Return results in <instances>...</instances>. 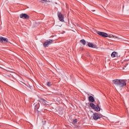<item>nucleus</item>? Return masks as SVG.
I'll use <instances>...</instances> for the list:
<instances>
[{
    "label": "nucleus",
    "instance_id": "nucleus-1",
    "mask_svg": "<svg viewBox=\"0 0 129 129\" xmlns=\"http://www.w3.org/2000/svg\"><path fill=\"white\" fill-rule=\"evenodd\" d=\"M112 83L118 87H123L126 85V82L123 80L116 79L112 81Z\"/></svg>",
    "mask_w": 129,
    "mask_h": 129
},
{
    "label": "nucleus",
    "instance_id": "nucleus-2",
    "mask_svg": "<svg viewBox=\"0 0 129 129\" xmlns=\"http://www.w3.org/2000/svg\"><path fill=\"white\" fill-rule=\"evenodd\" d=\"M97 33L98 34V35H99L100 36H101V37H103L104 38H107V37H109V38H114L115 39H118V40H121V38L117 36L112 35H108L107 33L103 32L97 31Z\"/></svg>",
    "mask_w": 129,
    "mask_h": 129
},
{
    "label": "nucleus",
    "instance_id": "nucleus-3",
    "mask_svg": "<svg viewBox=\"0 0 129 129\" xmlns=\"http://www.w3.org/2000/svg\"><path fill=\"white\" fill-rule=\"evenodd\" d=\"M102 117V115L98 113H95L93 114V119L94 120H97L98 119H100Z\"/></svg>",
    "mask_w": 129,
    "mask_h": 129
},
{
    "label": "nucleus",
    "instance_id": "nucleus-4",
    "mask_svg": "<svg viewBox=\"0 0 129 129\" xmlns=\"http://www.w3.org/2000/svg\"><path fill=\"white\" fill-rule=\"evenodd\" d=\"M53 42V40L49 39L48 40H47L43 43V46L44 47H48L49 45H51V44H52Z\"/></svg>",
    "mask_w": 129,
    "mask_h": 129
},
{
    "label": "nucleus",
    "instance_id": "nucleus-5",
    "mask_svg": "<svg viewBox=\"0 0 129 129\" xmlns=\"http://www.w3.org/2000/svg\"><path fill=\"white\" fill-rule=\"evenodd\" d=\"M20 18H21V19H24V20H28V19H29L30 16L27 14L22 13L20 15Z\"/></svg>",
    "mask_w": 129,
    "mask_h": 129
},
{
    "label": "nucleus",
    "instance_id": "nucleus-6",
    "mask_svg": "<svg viewBox=\"0 0 129 129\" xmlns=\"http://www.w3.org/2000/svg\"><path fill=\"white\" fill-rule=\"evenodd\" d=\"M57 16L60 22H64V16H63V15L61 13L58 12Z\"/></svg>",
    "mask_w": 129,
    "mask_h": 129
},
{
    "label": "nucleus",
    "instance_id": "nucleus-7",
    "mask_svg": "<svg viewBox=\"0 0 129 129\" xmlns=\"http://www.w3.org/2000/svg\"><path fill=\"white\" fill-rule=\"evenodd\" d=\"M39 101L41 102V103H42V104H44V105H49L48 101H46L44 99L40 98L39 99Z\"/></svg>",
    "mask_w": 129,
    "mask_h": 129
},
{
    "label": "nucleus",
    "instance_id": "nucleus-8",
    "mask_svg": "<svg viewBox=\"0 0 129 129\" xmlns=\"http://www.w3.org/2000/svg\"><path fill=\"white\" fill-rule=\"evenodd\" d=\"M88 47L90 48H94L95 49H97V45L96 44H94L92 43H89L88 44Z\"/></svg>",
    "mask_w": 129,
    "mask_h": 129
},
{
    "label": "nucleus",
    "instance_id": "nucleus-9",
    "mask_svg": "<svg viewBox=\"0 0 129 129\" xmlns=\"http://www.w3.org/2000/svg\"><path fill=\"white\" fill-rule=\"evenodd\" d=\"M111 56L112 58H114L115 57H118V54H117L116 52L114 51L111 53Z\"/></svg>",
    "mask_w": 129,
    "mask_h": 129
},
{
    "label": "nucleus",
    "instance_id": "nucleus-10",
    "mask_svg": "<svg viewBox=\"0 0 129 129\" xmlns=\"http://www.w3.org/2000/svg\"><path fill=\"white\" fill-rule=\"evenodd\" d=\"M3 42L4 43H8V38H6L2 37H1V43H3Z\"/></svg>",
    "mask_w": 129,
    "mask_h": 129
},
{
    "label": "nucleus",
    "instance_id": "nucleus-11",
    "mask_svg": "<svg viewBox=\"0 0 129 129\" xmlns=\"http://www.w3.org/2000/svg\"><path fill=\"white\" fill-rule=\"evenodd\" d=\"M89 101H90V102H94V98H93L92 96H89Z\"/></svg>",
    "mask_w": 129,
    "mask_h": 129
},
{
    "label": "nucleus",
    "instance_id": "nucleus-12",
    "mask_svg": "<svg viewBox=\"0 0 129 129\" xmlns=\"http://www.w3.org/2000/svg\"><path fill=\"white\" fill-rule=\"evenodd\" d=\"M94 109L95 111H100V108L99 107V105H97V107H95Z\"/></svg>",
    "mask_w": 129,
    "mask_h": 129
},
{
    "label": "nucleus",
    "instance_id": "nucleus-13",
    "mask_svg": "<svg viewBox=\"0 0 129 129\" xmlns=\"http://www.w3.org/2000/svg\"><path fill=\"white\" fill-rule=\"evenodd\" d=\"M80 43L83 44L84 46H85V44H86V41L84 39H82L81 40H80Z\"/></svg>",
    "mask_w": 129,
    "mask_h": 129
},
{
    "label": "nucleus",
    "instance_id": "nucleus-14",
    "mask_svg": "<svg viewBox=\"0 0 129 129\" xmlns=\"http://www.w3.org/2000/svg\"><path fill=\"white\" fill-rule=\"evenodd\" d=\"M90 106L93 108V109H94L96 107V106L94 105V104L91 103L90 104Z\"/></svg>",
    "mask_w": 129,
    "mask_h": 129
},
{
    "label": "nucleus",
    "instance_id": "nucleus-15",
    "mask_svg": "<svg viewBox=\"0 0 129 129\" xmlns=\"http://www.w3.org/2000/svg\"><path fill=\"white\" fill-rule=\"evenodd\" d=\"M73 124H76L77 123V119H74L72 122Z\"/></svg>",
    "mask_w": 129,
    "mask_h": 129
},
{
    "label": "nucleus",
    "instance_id": "nucleus-16",
    "mask_svg": "<svg viewBox=\"0 0 129 129\" xmlns=\"http://www.w3.org/2000/svg\"><path fill=\"white\" fill-rule=\"evenodd\" d=\"M47 85V86H51V83L48 82Z\"/></svg>",
    "mask_w": 129,
    "mask_h": 129
},
{
    "label": "nucleus",
    "instance_id": "nucleus-17",
    "mask_svg": "<svg viewBox=\"0 0 129 129\" xmlns=\"http://www.w3.org/2000/svg\"><path fill=\"white\" fill-rule=\"evenodd\" d=\"M91 12H92V13H94V12H95V10L91 9Z\"/></svg>",
    "mask_w": 129,
    "mask_h": 129
},
{
    "label": "nucleus",
    "instance_id": "nucleus-18",
    "mask_svg": "<svg viewBox=\"0 0 129 129\" xmlns=\"http://www.w3.org/2000/svg\"><path fill=\"white\" fill-rule=\"evenodd\" d=\"M41 1H42L43 2H50V1H48L47 0H41Z\"/></svg>",
    "mask_w": 129,
    "mask_h": 129
},
{
    "label": "nucleus",
    "instance_id": "nucleus-19",
    "mask_svg": "<svg viewBox=\"0 0 129 129\" xmlns=\"http://www.w3.org/2000/svg\"><path fill=\"white\" fill-rule=\"evenodd\" d=\"M0 42L2 43V37H0Z\"/></svg>",
    "mask_w": 129,
    "mask_h": 129
},
{
    "label": "nucleus",
    "instance_id": "nucleus-20",
    "mask_svg": "<svg viewBox=\"0 0 129 129\" xmlns=\"http://www.w3.org/2000/svg\"><path fill=\"white\" fill-rule=\"evenodd\" d=\"M124 8V6H123V9Z\"/></svg>",
    "mask_w": 129,
    "mask_h": 129
}]
</instances>
